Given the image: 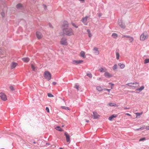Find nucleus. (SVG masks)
I'll return each instance as SVG.
<instances>
[{
    "instance_id": "nucleus-56",
    "label": "nucleus",
    "mask_w": 149,
    "mask_h": 149,
    "mask_svg": "<svg viewBox=\"0 0 149 149\" xmlns=\"http://www.w3.org/2000/svg\"><path fill=\"white\" fill-rule=\"evenodd\" d=\"M45 9H46L47 8V6L46 5H43Z\"/></svg>"
},
{
    "instance_id": "nucleus-42",
    "label": "nucleus",
    "mask_w": 149,
    "mask_h": 149,
    "mask_svg": "<svg viewBox=\"0 0 149 149\" xmlns=\"http://www.w3.org/2000/svg\"><path fill=\"white\" fill-rule=\"evenodd\" d=\"M117 66H113L112 68L113 69V70H115L117 68Z\"/></svg>"
},
{
    "instance_id": "nucleus-21",
    "label": "nucleus",
    "mask_w": 149,
    "mask_h": 149,
    "mask_svg": "<svg viewBox=\"0 0 149 149\" xmlns=\"http://www.w3.org/2000/svg\"><path fill=\"white\" fill-rule=\"evenodd\" d=\"M96 89L97 90L99 91H101L103 90L102 88L100 86H97L96 87Z\"/></svg>"
},
{
    "instance_id": "nucleus-43",
    "label": "nucleus",
    "mask_w": 149,
    "mask_h": 149,
    "mask_svg": "<svg viewBox=\"0 0 149 149\" xmlns=\"http://www.w3.org/2000/svg\"><path fill=\"white\" fill-rule=\"evenodd\" d=\"M10 88L12 91H13L14 90L13 87V86H10Z\"/></svg>"
},
{
    "instance_id": "nucleus-13",
    "label": "nucleus",
    "mask_w": 149,
    "mask_h": 149,
    "mask_svg": "<svg viewBox=\"0 0 149 149\" xmlns=\"http://www.w3.org/2000/svg\"><path fill=\"white\" fill-rule=\"evenodd\" d=\"M36 36L37 37V38L39 39H40L41 38H42V34L41 33H40V32H36Z\"/></svg>"
},
{
    "instance_id": "nucleus-23",
    "label": "nucleus",
    "mask_w": 149,
    "mask_h": 149,
    "mask_svg": "<svg viewBox=\"0 0 149 149\" xmlns=\"http://www.w3.org/2000/svg\"><path fill=\"white\" fill-rule=\"evenodd\" d=\"M87 31L88 33L89 37L90 38H91L92 36V35L91 34L89 29H87Z\"/></svg>"
},
{
    "instance_id": "nucleus-20",
    "label": "nucleus",
    "mask_w": 149,
    "mask_h": 149,
    "mask_svg": "<svg viewBox=\"0 0 149 149\" xmlns=\"http://www.w3.org/2000/svg\"><path fill=\"white\" fill-rule=\"evenodd\" d=\"M144 88V87L143 86H142L141 87L137 89L136 90L137 91H139V92H141L143 90Z\"/></svg>"
},
{
    "instance_id": "nucleus-22",
    "label": "nucleus",
    "mask_w": 149,
    "mask_h": 149,
    "mask_svg": "<svg viewBox=\"0 0 149 149\" xmlns=\"http://www.w3.org/2000/svg\"><path fill=\"white\" fill-rule=\"evenodd\" d=\"M86 75L90 78H92V74L89 72H86Z\"/></svg>"
},
{
    "instance_id": "nucleus-2",
    "label": "nucleus",
    "mask_w": 149,
    "mask_h": 149,
    "mask_svg": "<svg viewBox=\"0 0 149 149\" xmlns=\"http://www.w3.org/2000/svg\"><path fill=\"white\" fill-rule=\"evenodd\" d=\"M44 77L46 79L49 81L51 79V74L48 71H46L44 72Z\"/></svg>"
},
{
    "instance_id": "nucleus-18",
    "label": "nucleus",
    "mask_w": 149,
    "mask_h": 149,
    "mask_svg": "<svg viewBox=\"0 0 149 149\" xmlns=\"http://www.w3.org/2000/svg\"><path fill=\"white\" fill-rule=\"evenodd\" d=\"M139 86V83L135 82L133 83V87H136Z\"/></svg>"
},
{
    "instance_id": "nucleus-48",
    "label": "nucleus",
    "mask_w": 149,
    "mask_h": 149,
    "mask_svg": "<svg viewBox=\"0 0 149 149\" xmlns=\"http://www.w3.org/2000/svg\"><path fill=\"white\" fill-rule=\"evenodd\" d=\"M97 15L99 17H100L102 15V14L101 13H98Z\"/></svg>"
},
{
    "instance_id": "nucleus-64",
    "label": "nucleus",
    "mask_w": 149,
    "mask_h": 149,
    "mask_svg": "<svg viewBox=\"0 0 149 149\" xmlns=\"http://www.w3.org/2000/svg\"><path fill=\"white\" fill-rule=\"evenodd\" d=\"M86 122H88H88L89 121H88V120H87V121H86Z\"/></svg>"
},
{
    "instance_id": "nucleus-31",
    "label": "nucleus",
    "mask_w": 149,
    "mask_h": 149,
    "mask_svg": "<svg viewBox=\"0 0 149 149\" xmlns=\"http://www.w3.org/2000/svg\"><path fill=\"white\" fill-rule=\"evenodd\" d=\"M149 63V58H146L144 60V63L146 64Z\"/></svg>"
},
{
    "instance_id": "nucleus-47",
    "label": "nucleus",
    "mask_w": 149,
    "mask_h": 149,
    "mask_svg": "<svg viewBox=\"0 0 149 149\" xmlns=\"http://www.w3.org/2000/svg\"><path fill=\"white\" fill-rule=\"evenodd\" d=\"M111 89H104V90L105 91H107L109 92Z\"/></svg>"
},
{
    "instance_id": "nucleus-25",
    "label": "nucleus",
    "mask_w": 149,
    "mask_h": 149,
    "mask_svg": "<svg viewBox=\"0 0 149 149\" xmlns=\"http://www.w3.org/2000/svg\"><path fill=\"white\" fill-rule=\"evenodd\" d=\"M16 7L18 9H20L22 7V5L20 3L18 4L17 5Z\"/></svg>"
},
{
    "instance_id": "nucleus-33",
    "label": "nucleus",
    "mask_w": 149,
    "mask_h": 149,
    "mask_svg": "<svg viewBox=\"0 0 149 149\" xmlns=\"http://www.w3.org/2000/svg\"><path fill=\"white\" fill-rule=\"evenodd\" d=\"M74 88H76L77 89V91H78L79 90V86L77 84H75L74 86Z\"/></svg>"
},
{
    "instance_id": "nucleus-6",
    "label": "nucleus",
    "mask_w": 149,
    "mask_h": 149,
    "mask_svg": "<svg viewBox=\"0 0 149 149\" xmlns=\"http://www.w3.org/2000/svg\"><path fill=\"white\" fill-rule=\"evenodd\" d=\"M64 135L66 138V141L67 142L70 143V140L69 135L67 132H65L64 133Z\"/></svg>"
},
{
    "instance_id": "nucleus-4",
    "label": "nucleus",
    "mask_w": 149,
    "mask_h": 149,
    "mask_svg": "<svg viewBox=\"0 0 149 149\" xmlns=\"http://www.w3.org/2000/svg\"><path fill=\"white\" fill-rule=\"evenodd\" d=\"M60 43L62 45H67L68 43L67 39L64 38H63L60 41Z\"/></svg>"
},
{
    "instance_id": "nucleus-19",
    "label": "nucleus",
    "mask_w": 149,
    "mask_h": 149,
    "mask_svg": "<svg viewBox=\"0 0 149 149\" xmlns=\"http://www.w3.org/2000/svg\"><path fill=\"white\" fill-rule=\"evenodd\" d=\"M55 129L59 131L62 132L63 131V130L59 126H56L55 127Z\"/></svg>"
},
{
    "instance_id": "nucleus-14",
    "label": "nucleus",
    "mask_w": 149,
    "mask_h": 149,
    "mask_svg": "<svg viewBox=\"0 0 149 149\" xmlns=\"http://www.w3.org/2000/svg\"><path fill=\"white\" fill-rule=\"evenodd\" d=\"M22 60L24 62L27 63L30 60V58L28 57H24L22 58Z\"/></svg>"
},
{
    "instance_id": "nucleus-9",
    "label": "nucleus",
    "mask_w": 149,
    "mask_h": 149,
    "mask_svg": "<svg viewBox=\"0 0 149 149\" xmlns=\"http://www.w3.org/2000/svg\"><path fill=\"white\" fill-rule=\"evenodd\" d=\"M98 48L95 47H94L93 49V51H95L94 52V53L96 55H98L99 54V52L98 50Z\"/></svg>"
},
{
    "instance_id": "nucleus-52",
    "label": "nucleus",
    "mask_w": 149,
    "mask_h": 149,
    "mask_svg": "<svg viewBox=\"0 0 149 149\" xmlns=\"http://www.w3.org/2000/svg\"><path fill=\"white\" fill-rule=\"evenodd\" d=\"M124 109H130V108H128L126 107H124Z\"/></svg>"
},
{
    "instance_id": "nucleus-24",
    "label": "nucleus",
    "mask_w": 149,
    "mask_h": 149,
    "mask_svg": "<svg viewBox=\"0 0 149 149\" xmlns=\"http://www.w3.org/2000/svg\"><path fill=\"white\" fill-rule=\"evenodd\" d=\"M128 39L129 41H130V42L132 43L134 40V39L132 37L129 36V37L128 38Z\"/></svg>"
},
{
    "instance_id": "nucleus-41",
    "label": "nucleus",
    "mask_w": 149,
    "mask_h": 149,
    "mask_svg": "<svg viewBox=\"0 0 149 149\" xmlns=\"http://www.w3.org/2000/svg\"><path fill=\"white\" fill-rule=\"evenodd\" d=\"M1 14L2 16L3 17H4V16H5V14L4 12H1Z\"/></svg>"
},
{
    "instance_id": "nucleus-36",
    "label": "nucleus",
    "mask_w": 149,
    "mask_h": 149,
    "mask_svg": "<svg viewBox=\"0 0 149 149\" xmlns=\"http://www.w3.org/2000/svg\"><path fill=\"white\" fill-rule=\"evenodd\" d=\"M130 36L125 35H123L122 36V38H128Z\"/></svg>"
},
{
    "instance_id": "nucleus-55",
    "label": "nucleus",
    "mask_w": 149,
    "mask_h": 149,
    "mask_svg": "<svg viewBox=\"0 0 149 149\" xmlns=\"http://www.w3.org/2000/svg\"><path fill=\"white\" fill-rule=\"evenodd\" d=\"M147 130H149V126L147 127L146 126V127L145 128Z\"/></svg>"
},
{
    "instance_id": "nucleus-16",
    "label": "nucleus",
    "mask_w": 149,
    "mask_h": 149,
    "mask_svg": "<svg viewBox=\"0 0 149 149\" xmlns=\"http://www.w3.org/2000/svg\"><path fill=\"white\" fill-rule=\"evenodd\" d=\"M80 56L83 58H86L85 56V53L83 51H81L80 53Z\"/></svg>"
},
{
    "instance_id": "nucleus-37",
    "label": "nucleus",
    "mask_w": 149,
    "mask_h": 149,
    "mask_svg": "<svg viewBox=\"0 0 149 149\" xmlns=\"http://www.w3.org/2000/svg\"><path fill=\"white\" fill-rule=\"evenodd\" d=\"M48 96L49 97H54L53 95L50 93H48Z\"/></svg>"
},
{
    "instance_id": "nucleus-38",
    "label": "nucleus",
    "mask_w": 149,
    "mask_h": 149,
    "mask_svg": "<svg viewBox=\"0 0 149 149\" xmlns=\"http://www.w3.org/2000/svg\"><path fill=\"white\" fill-rule=\"evenodd\" d=\"M111 107L114 106V105L112 103H110L108 104Z\"/></svg>"
},
{
    "instance_id": "nucleus-15",
    "label": "nucleus",
    "mask_w": 149,
    "mask_h": 149,
    "mask_svg": "<svg viewBox=\"0 0 149 149\" xmlns=\"http://www.w3.org/2000/svg\"><path fill=\"white\" fill-rule=\"evenodd\" d=\"M92 115L94 119H96L98 118V114L96 112H93V114Z\"/></svg>"
},
{
    "instance_id": "nucleus-30",
    "label": "nucleus",
    "mask_w": 149,
    "mask_h": 149,
    "mask_svg": "<svg viewBox=\"0 0 149 149\" xmlns=\"http://www.w3.org/2000/svg\"><path fill=\"white\" fill-rule=\"evenodd\" d=\"M143 113V112H141V113H136L135 114L136 115V116L137 117L138 116H139L141 115Z\"/></svg>"
},
{
    "instance_id": "nucleus-44",
    "label": "nucleus",
    "mask_w": 149,
    "mask_h": 149,
    "mask_svg": "<svg viewBox=\"0 0 149 149\" xmlns=\"http://www.w3.org/2000/svg\"><path fill=\"white\" fill-rule=\"evenodd\" d=\"M16 66H10V68L11 69H12L14 68Z\"/></svg>"
},
{
    "instance_id": "nucleus-54",
    "label": "nucleus",
    "mask_w": 149,
    "mask_h": 149,
    "mask_svg": "<svg viewBox=\"0 0 149 149\" xmlns=\"http://www.w3.org/2000/svg\"><path fill=\"white\" fill-rule=\"evenodd\" d=\"M46 145L47 146H49L50 145V143H46Z\"/></svg>"
},
{
    "instance_id": "nucleus-50",
    "label": "nucleus",
    "mask_w": 149,
    "mask_h": 149,
    "mask_svg": "<svg viewBox=\"0 0 149 149\" xmlns=\"http://www.w3.org/2000/svg\"><path fill=\"white\" fill-rule=\"evenodd\" d=\"M56 84L57 83L56 82H53L52 83V84L54 85H56Z\"/></svg>"
},
{
    "instance_id": "nucleus-39",
    "label": "nucleus",
    "mask_w": 149,
    "mask_h": 149,
    "mask_svg": "<svg viewBox=\"0 0 149 149\" xmlns=\"http://www.w3.org/2000/svg\"><path fill=\"white\" fill-rule=\"evenodd\" d=\"M99 71L100 72H103L104 71V69L102 68H100L99 70Z\"/></svg>"
},
{
    "instance_id": "nucleus-26",
    "label": "nucleus",
    "mask_w": 149,
    "mask_h": 149,
    "mask_svg": "<svg viewBox=\"0 0 149 149\" xmlns=\"http://www.w3.org/2000/svg\"><path fill=\"white\" fill-rule=\"evenodd\" d=\"M31 66L33 70L36 71L37 69V67H36V66Z\"/></svg>"
},
{
    "instance_id": "nucleus-34",
    "label": "nucleus",
    "mask_w": 149,
    "mask_h": 149,
    "mask_svg": "<svg viewBox=\"0 0 149 149\" xmlns=\"http://www.w3.org/2000/svg\"><path fill=\"white\" fill-rule=\"evenodd\" d=\"M4 53V52L2 49H0V54L3 55Z\"/></svg>"
},
{
    "instance_id": "nucleus-49",
    "label": "nucleus",
    "mask_w": 149,
    "mask_h": 149,
    "mask_svg": "<svg viewBox=\"0 0 149 149\" xmlns=\"http://www.w3.org/2000/svg\"><path fill=\"white\" fill-rule=\"evenodd\" d=\"M62 108L63 109H67L68 107H65V106H63L62 107Z\"/></svg>"
},
{
    "instance_id": "nucleus-17",
    "label": "nucleus",
    "mask_w": 149,
    "mask_h": 149,
    "mask_svg": "<svg viewBox=\"0 0 149 149\" xmlns=\"http://www.w3.org/2000/svg\"><path fill=\"white\" fill-rule=\"evenodd\" d=\"M117 116L115 114L112 115L111 116H110L108 118V119L109 120H111L112 119L116 117Z\"/></svg>"
},
{
    "instance_id": "nucleus-62",
    "label": "nucleus",
    "mask_w": 149,
    "mask_h": 149,
    "mask_svg": "<svg viewBox=\"0 0 149 149\" xmlns=\"http://www.w3.org/2000/svg\"><path fill=\"white\" fill-rule=\"evenodd\" d=\"M147 66H146V65L144 66V68H145V67H147Z\"/></svg>"
},
{
    "instance_id": "nucleus-5",
    "label": "nucleus",
    "mask_w": 149,
    "mask_h": 149,
    "mask_svg": "<svg viewBox=\"0 0 149 149\" xmlns=\"http://www.w3.org/2000/svg\"><path fill=\"white\" fill-rule=\"evenodd\" d=\"M0 97L1 99L3 101H6L7 100V98L6 95L3 93H0Z\"/></svg>"
},
{
    "instance_id": "nucleus-10",
    "label": "nucleus",
    "mask_w": 149,
    "mask_h": 149,
    "mask_svg": "<svg viewBox=\"0 0 149 149\" xmlns=\"http://www.w3.org/2000/svg\"><path fill=\"white\" fill-rule=\"evenodd\" d=\"M104 75V76L107 78H109L113 76L112 74H110L107 72H105Z\"/></svg>"
},
{
    "instance_id": "nucleus-28",
    "label": "nucleus",
    "mask_w": 149,
    "mask_h": 149,
    "mask_svg": "<svg viewBox=\"0 0 149 149\" xmlns=\"http://www.w3.org/2000/svg\"><path fill=\"white\" fill-rule=\"evenodd\" d=\"M112 36L115 38H116L118 37L117 34L115 33H113L112 35Z\"/></svg>"
},
{
    "instance_id": "nucleus-60",
    "label": "nucleus",
    "mask_w": 149,
    "mask_h": 149,
    "mask_svg": "<svg viewBox=\"0 0 149 149\" xmlns=\"http://www.w3.org/2000/svg\"><path fill=\"white\" fill-rule=\"evenodd\" d=\"M120 64H119V65H124V64H121V63L120 64Z\"/></svg>"
},
{
    "instance_id": "nucleus-59",
    "label": "nucleus",
    "mask_w": 149,
    "mask_h": 149,
    "mask_svg": "<svg viewBox=\"0 0 149 149\" xmlns=\"http://www.w3.org/2000/svg\"><path fill=\"white\" fill-rule=\"evenodd\" d=\"M49 27H50L51 28H52V26L50 24H49Z\"/></svg>"
},
{
    "instance_id": "nucleus-35",
    "label": "nucleus",
    "mask_w": 149,
    "mask_h": 149,
    "mask_svg": "<svg viewBox=\"0 0 149 149\" xmlns=\"http://www.w3.org/2000/svg\"><path fill=\"white\" fill-rule=\"evenodd\" d=\"M72 25L73 26H74V27H75L76 28H78V26H77L74 23L72 22Z\"/></svg>"
},
{
    "instance_id": "nucleus-1",
    "label": "nucleus",
    "mask_w": 149,
    "mask_h": 149,
    "mask_svg": "<svg viewBox=\"0 0 149 149\" xmlns=\"http://www.w3.org/2000/svg\"><path fill=\"white\" fill-rule=\"evenodd\" d=\"M63 33L64 34L68 36H70L74 35L73 31L71 28H63Z\"/></svg>"
},
{
    "instance_id": "nucleus-12",
    "label": "nucleus",
    "mask_w": 149,
    "mask_h": 149,
    "mask_svg": "<svg viewBox=\"0 0 149 149\" xmlns=\"http://www.w3.org/2000/svg\"><path fill=\"white\" fill-rule=\"evenodd\" d=\"M118 24L119 26L122 28H125V24L122 22L121 20L118 21Z\"/></svg>"
},
{
    "instance_id": "nucleus-11",
    "label": "nucleus",
    "mask_w": 149,
    "mask_h": 149,
    "mask_svg": "<svg viewBox=\"0 0 149 149\" xmlns=\"http://www.w3.org/2000/svg\"><path fill=\"white\" fill-rule=\"evenodd\" d=\"M68 24L67 22L65 21L64 22L63 24L62 25V29L63 28H68Z\"/></svg>"
},
{
    "instance_id": "nucleus-63",
    "label": "nucleus",
    "mask_w": 149,
    "mask_h": 149,
    "mask_svg": "<svg viewBox=\"0 0 149 149\" xmlns=\"http://www.w3.org/2000/svg\"><path fill=\"white\" fill-rule=\"evenodd\" d=\"M59 149H64L63 148H59Z\"/></svg>"
},
{
    "instance_id": "nucleus-27",
    "label": "nucleus",
    "mask_w": 149,
    "mask_h": 149,
    "mask_svg": "<svg viewBox=\"0 0 149 149\" xmlns=\"http://www.w3.org/2000/svg\"><path fill=\"white\" fill-rule=\"evenodd\" d=\"M116 56L117 59L118 60L119 59L120 54L118 52H116Z\"/></svg>"
},
{
    "instance_id": "nucleus-61",
    "label": "nucleus",
    "mask_w": 149,
    "mask_h": 149,
    "mask_svg": "<svg viewBox=\"0 0 149 149\" xmlns=\"http://www.w3.org/2000/svg\"><path fill=\"white\" fill-rule=\"evenodd\" d=\"M81 1H84V0H79Z\"/></svg>"
},
{
    "instance_id": "nucleus-40",
    "label": "nucleus",
    "mask_w": 149,
    "mask_h": 149,
    "mask_svg": "<svg viewBox=\"0 0 149 149\" xmlns=\"http://www.w3.org/2000/svg\"><path fill=\"white\" fill-rule=\"evenodd\" d=\"M146 139V138L145 137L142 138H141L139 140V141H142L144 140H145Z\"/></svg>"
},
{
    "instance_id": "nucleus-58",
    "label": "nucleus",
    "mask_w": 149,
    "mask_h": 149,
    "mask_svg": "<svg viewBox=\"0 0 149 149\" xmlns=\"http://www.w3.org/2000/svg\"><path fill=\"white\" fill-rule=\"evenodd\" d=\"M101 79V78H98L97 79V80H100Z\"/></svg>"
},
{
    "instance_id": "nucleus-3",
    "label": "nucleus",
    "mask_w": 149,
    "mask_h": 149,
    "mask_svg": "<svg viewBox=\"0 0 149 149\" xmlns=\"http://www.w3.org/2000/svg\"><path fill=\"white\" fill-rule=\"evenodd\" d=\"M148 36L147 32H144L142 33L140 36V40H141L143 41L147 39L148 38Z\"/></svg>"
},
{
    "instance_id": "nucleus-51",
    "label": "nucleus",
    "mask_w": 149,
    "mask_h": 149,
    "mask_svg": "<svg viewBox=\"0 0 149 149\" xmlns=\"http://www.w3.org/2000/svg\"><path fill=\"white\" fill-rule=\"evenodd\" d=\"M120 68L121 69H123L124 68L125 66H120Z\"/></svg>"
},
{
    "instance_id": "nucleus-32",
    "label": "nucleus",
    "mask_w": 149,
    "mask_h": 149,
    "mask_svg": "<svg viewBox=\"0 0 149 149\" xmlns=\"http://www.w3.org/2000/svg\"><path fill=\"white\" fill-rule=\"evenodd\" d=\"M126 85L131 87H133V83H128L126 84Z\"/></svg>"
},
{
    "instance_id": "nucleus-46",
    "label": "nucleus",
    "mask_w": 149,
    "mask_h": 149,
    "mask_svg": "<svg viewBox=\"0 0 149 149\" xmlns=\"http://www.w3.org/2000/svg\"><path fill=\"white\" fill-rule=\"evenodd\" d=\"M12 65H17V63L14 62H13L12 63Z\"/></svg>"
},
{
    "instance_id": "nucleus-45",
    "label": "nucleus",
    "mask_w": 149,
    "mask_h": 149,
    "mask_svg": "<svg viewBox=\"0 0 149 149\" xmlns=\"http://www.w3.org/2000/svg\"><path fill=\"white\" fill-rule=\"evenodd\" d=\"M46 111L48 112H49V109L48 107H47L46 108Z\"/></svg>"
},
{
    "instance_id": "nucleus-8",
    "label": "nucleus",
    "mask_w": 149,
    "mask_h": 149,
    "mask_svg": "<svg viewBox=\"0 0 149 149\" xmlns=\"http://www.w3.org/2000/svg\"><path fill=\"white\" fill-rule=\"evenodd\" d=\"M83 62V61L82 60H73L72 61V63L73 64H79L81 63H82Z\"/></svg>"
},
{
    "instance_id": "nucleus-29",
    "label": "nucleus",
    "mask_w": 149,
    "mask_h": 149,
    "mask_svg": "<svg viewBox=\"0 0 149 149\" xmlns=\"http://www.w3.org/2000/svg\"><path fill=\"white\" fill-rule=\"evenodd\" d=\"M144 128H145V126H144L143 127H141V128H139L136 129H135L134 130L135 131H139V130H143Z\"/></svg>"
},
{
    "instance_id": "nucleus-53",
    "label": "nucleus",
    "mask_w": 149,
    "mask_h": 149,
    "mask_svg": "<svg viewBox=\"0 0 149 149\" xmlns=\"http://www.w3.org/2000/svg\"><path fill=\"white\" fill-rule=\"evenodd\" d=\"M109 84L111 85V86L112 87V86H113V85H114V84H112V83H109Z\"/></svg>"
},
{
    "instance_id": "nucleus-57",
    "label": "nucleus",
    "mask_w": 149,
    "mask_h": 149,
    "mask_svg": "<svg viewBox=\"0 0 149 149\" xmlns=\"http://www.w3.org/2000/svg\"><path fill=\"white\" fill-rule=\"evenodd\" d=\"M125 114L127 115L128 116H131V115L128 113H126Z\"/></svg>"
},
{
    "instance_id": "nucleus-7",
    "label": "nucleus",
    "mask_w": 149,
    "mask_h": 149,
    "mask_svg": "<svg viewBox=\"0 0 149 149\" xmlns=\"http://www.w3.org/2000/svg\"><path fill=\"white\" fill-rule=\"evenodd\" d=\"M88 17V16H86L85 17L82 18L81 21L85 25H87L88 23L87 22V20Z\"/></svg>"
}]
</instances>
